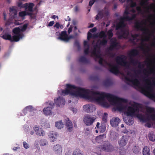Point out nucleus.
<instances>
[{
	"label": "nucleus",
	"mask_w": 155,
	"mask_h": 155,
	"mask_svg": "<svg viewBox=\"0 0 155 155\" xmlns=\"http://www.w3.org/2000/svg\"><path fill=\"white\" fill-rule=\"evenodd\" d=\"M66 89L62 91V95L70 94L76 97L79 96L91 101L97 102L103 107L107 108L109 107V105L106 98L112 104L117 105L116 108L119 111H123L125 108L126 107L121 103H127V100L126 99L119 98L109 93L94 92L68 84H66Z\"/></svg>",
	"instance_id": "nucleus-1"
},
{
	"label": "nucleus",
	"mask_w": 155,
	"mask_h": 155,
	"mask_svg": "<svg viewBox=\"0 0 155 155\" xmlns=\"http://www.w3.org/2000/svg\"><path fill=\"white\" fill-rule=\"evenodd\" d=\"M45 104L48 106L44 108L43 109L44 114L47 116L52 115V110L54 107V103L53 101H49L47 102H46Z\"/></svg>",
	"instance_id": "nucleus-2"
},
{
	"label": "nucleus",
	"mask_w": 155,
	"mask_h": 155,
	"mask_svg": "<svg viewBox=\"0 0 155 155\" xmlns=\"http://www.w3.org/2000/svg\"><path fill=\"white\" fill-rule=\"evenodd\" d=\"M139 110L137 106L133 105L128 107L127 114L128 116H135L137 113H139Z\"/></svg>",
	"instance_id": "nucleus-3"
},
{
	"label": "nucleus",
	"mask_w": 155,
	"mask_h": 155,
	"mask_svg": "<svg viewBox=\"0 0 155 155\" xmlns=\"http://www.w3.org/2000/svg\"><path fill=\"white\" fill-rule=\"evenodd\" d=\"M145 24L146 22L144 21H137L135 23L134 27L138 30H140L143 32L145 34H147L150 32L149 29L147 28H144L142 25V24Z\"/></svg>",
	"instance_id": "nucleus-4"
},
{
	"label": "nucleus",
	"mask_w": 155,
	"mask_h": 155,
	"mask_svg": "<svg viewBox=\"0 0 155 155\" xmlns=\"http://www.w3.org/2000/svg\"><path fill=\"white\" fill-rule=\"evenodd\" d=\"M113 146L108 141L104 142L103 145H101L100 147H98V150L100 149V151H103L107 152H110L113 149Z\"/></svg>",
	"instance_id": "nucleus-5"
},
{
	"label": "nucleus",
	"mask_w": 155,
	"mask_h": 155,
	"mask_svg": "<svg viewBox=\"0 0 155 155\" xmlns=\"http://www.w3.org/2000/svg\"><path fill=\"white\" fill-rule=\"evenodd\" d=\"M105 65H108L109 67V71L115 74H117L119 72L118 66L116 65H114L110 63H108L106 61H104Z\"/></svg>",
	"instance_id": "nucleus-6"
},
{
	"label": "nucleus",
	"mask_w": 155,
	"mask_h": 155,
	"mask_svg": "<svg viewBox=\"0 0 155 155\" xmlns=\"http://www.w3.org/2000/svg\"><path fill=\"white\" fill-rule=\"evenodd\" d=\"M126 59V56L122 55L120 56H117L116 58V61L118 64L124 66H126L127 64V62L125 61Z\"/></svg>",
	"instance_id": "nucleus-7"
},
{
	"label": "nucleus",
	"mask_w": 155,
	"mask_h": 155,
	"mask_svg": "<svg viewBox=\"0 0 155 155\" xmlns=\"http://www.w3.org/2000/svg\"><path fill=\"white\" fill-rule=\"evenodd\" d=\"M144 87L141 88V92L150 98H153L154 97V95L151 94L147 90H150L151 89V87L148 86L147 85H145Z\"/></svg>",
	"instance_id": "nucleus-8"
},
{
	"label": "nucleus",
	"mask_w": 155,
	"mask_h": 155,
	"mask_svg": "<svg viewBox=\"0 0 155 155\" xmlns=\"http://www.w3.org/2000/svg\"><path fill=\"white\" fill-rule=\"evenodd\" d=\"M34 5V4L33 3H30L29 5L27 3L23 5L21 2H19L17 4V6L19 8H26V9H27L28 11L31 12H33V8Z\"/></svg>",
	"instance_id": "nucleus-9"
},
{
	"label": "nucleus",
	"mask_w": 155,
	"mask_h": 155,
	"mask_svg": "<svg viewBox=\"0 0 155 155\" xmlns=\"http://www.w3.org/2000/svg\"><path fill=\"white\" fill-rule=\"evenodd\" d=\"M136 17V15L135 14H132L131 17H129L128 15L120 17L119 19V22L122 24L125 25L124 23L126 21H131L134 19Z\"/></svg>",
	"instance_id": "nucleus-10"
},
{
	"label": "nucleus",
	"mask_w": 155,
	"mask_h": 155,
	"mask_svg": "<svg viewBox=\"0 0 155 155\" xmlns=\"http://www.w3.org/2000/svg\"><path fill=\"white\" fill-rule=\"evenodd\" d=\"M72 37L71 36L68 37L67 33V31H63L61 32L59 37H58L57 39L61 41H68Z\"/></svg>",
	"instance_id": "nucleus-11"
},
{
	"label": "nucleus",
	"mask_w": 155,
	"mask_h": 155,
	"mask_svg": "<svg viewBox=\"0 0 155 155\" xmlns=\"http://www.w3.org/2000/svg\"><path fill=\"white\" fill-rule=\"evenodd\" d=\"M95 119L92 117L91 115H86L84 117L83 121L86 125L90 126L92 125Z\"/></svg>",
	"instance_id": "nucleus-12"
},
{
	"label": "nucleus",
	"mask_w": 155,
	"mask_h": 155,
	"mask_svg": "<svg viewBox=\"0 0 155 155\" xmlns=\"http://www.w3.org/2000/svg\"><path fill=\"white\" fill-rule=\"evenodd\" d=\"M83 108L84 110L87 113L92 112L96 109L95 106L92 104L84 105Z\"/></svg>",
	"instance_id": "nucleus-13"
},
{
	"label": "nucleus",
	"mask_w": 155,
	"mask_h": 155,
	"mask_svg": "<svg viewBox=\"0 0 155 155\" xmlns=\"http://www.w3.org/2000/svg\"><path fill=\"white\" fill-rule=\"evenodd\" d=\"M123 76L124 77L125 81L132 82L134 85L136 86H138L140 84V82L139 81L137 78H135L134 79H130L129 77L125 76L124 74H123Z\"/></svg>",
	"instance_id": "nucleus-14"
},
{
	"label": "nucleus",
	"mask_w": 155,
	"mask_h": 155,
	"mask_svg": "<svg viewBox=\"0 0 155 155\" xmlns=\"http://www.w3.org/2000/svg\"><path fill=\"white\" fill-rule=\"evenodd\" d=\"M55 103L59 107L62 106L65 104L64 99L62 97H59L54 99Z\"/></svg>",
	"instance_id": "nucleus-15"
},
{
	"label": "nucleus",
	"mask_w": 155,
	"mask_h": 155,
	"mask_svg": "<svg viewBox=\"0 0 155 155\" xmlns=\"http://www.w3.org/2000/svg\"><path fill=\"white\" fill-rule=\"evenodd\" d=\"M129 35V32L126 30L121 29L118 33V37L120 39L127 38Z\"/></svg>",
	"instance_id": "nucleus-16"
},
{
	"label": "nucleus",
	"mask_w": 155,
	"mask_h": 155,
	"mask_svg": "<svg viewBox=\"0 0 155 155\" xmlns=\"http://www.w3.org/2000/svg\"><path fill=\"white\" fill-rule=\"evenodd\" d=\"M128 139L126 136H123L118 140V143L120 147L125 146L127 143Z\"/></svg>",
	"instance_id": "nucleus-17"
},
{
	"label": "nucleus",
	"mask_w": 155,
	"mask_h": 155,
	"mask_svg": "<svg viewBox=\"0 0 155 155\" xmlns=\"http://www.w3.org/2000/svg\"><path fill=\"white\" fill-rule=\"evenodd\" d=\"M53 150L57 155H61L62 148L61 146L59 144L54 145L53 147Z\"/></svg>",
	"instance_id": "nucleus-18"
},
{
	"label": "nucleus",
	"mask_w": 155,
	"mask_h": 155,
	"mask_svg": "<svg viewBox=\"0 0 155 155\" xmlns=\"http://www.w3.org/2000/svg\"><path fill=\"white\" fill-rule=\"evenodd\" d=\"M139 51L135 49H131L128 54L129 56L130 57V58H133L131 57L136 56L139 54Z\"/></svg>",
	"instance_id": "nucleus-19"
},
{
	"label": "nucleus",
	"mask_w": 155,
	"mask_h": 155,
	"mask_svg": "<svg viewBox=\"0 0 155 155\" xmlns=\"http://www.w3.org/2000/svg\"><path fill=\"white\" fill-rule=\"evenodd\" d=\"M110 137L112 140H116L118 138V134L113 130L110 131Z\"/></svg>",
	"instance_id": "nucleus-20"
},
{
	"label": "nucleus",
	"mask_w": 155,
	"mask_h": 155,
	"mask_svg": "<svg viewBox=\"0 0 155 155\" xmlns=\"http://www.w3.org/2000/svg\"><path fill=\"white\" fill-rule=\"evenodd\" d=\"M107 35L105 32L103 31H101L99 34H97L93 35V37L94 38H106Z\"/></svg>",
	"instance_id": "nucleus-21"
},
{
	"label": "nucleus",
	"mask_w": 155,
	"mask_h": 155,
	"mask_svg": "<svg viewBox=\"0 0 155 155\" xmlns=\"http://www.w3.org/2000/svg\"><path fill=\"white\" fill-rule=\"evenodd\" d=\"M120 121V120L118 118L115 117L110 120V123L112 127H116L118 125Z\"/></svg>",
	"instance_id": "nucleus-22"
},
{
	"label": "nucleus",
	"mask_w": 155,
	"mask_h": 155,
	"mask_svg": "<svg viewBox=\"0 0 155 155\" xmlns=\"http://www.w3.org/2000/svg\"><path fill=\"white\" fill-rule=\"evenodd\" d=\"M9 11L11 17L13 18H15L17 14V10L14 8V7H12L9 8Z\"/></svg>",
	"instance_id": "nucleus-23"
},
{
	"label": "nucleus",
	"mask_w": 155,
	"mask_h": 155,
	"mask_svg": "<svg viewBox=\"0 0 155 155\" xmlns=\"http://www.w3.org/2000/svg\"><path fill=\"white\" fill-rule=\"evenodd\" d=\"M130 63L134 65H136L137 64H138V67L140 68H143L144 67V65L143 64H141L140 62L135 60L133 58H130Z\"/></svg>",
	"instance_id": "nucleus-24"
},
{
	"label": "nucleus",
	"mask_w": 155,
	"mask_h": 155,
	"mask_svg": "<svg viewBox=\"0 0 155 155\" xmlns=\"http://www.w3.org/2000/svg\"><path fill=\"white\" fill-rule=\"evenodd\" d=\"M34 129L36 134L40 136H44L45 133L41 128H39L38 127L35 126L34 127Z\"/></svg>",
	"instance_id": "nucleus-25"
},
{
	"label": "nucleus",
	"mask_w": 155,
	"mask_h": 155,
	"mask_svg": "<svg viewBox=\"0 0 155 155\" xmlns=\"http://www.w3.org/2000/svg\"><path fill=\"white\" fill-rule=\"evenodd\" d=\"M58 134L57 132L50 133L49 134L48 136L50 139V141L51 142H53L57 138Z\"/></svg>",
	"instance_id": "nucleus-26"
},
{
	"label": "nucleus",
	"mask_w": 155,
	"mask_h": 155,
	"mask_svg": "<svg viewBox=\"0 0 155 155\" xmlns=\"http://www.w3.org/2000/svg\"><path fill=\"white\" fill-rule=\"evenodd\" d=\"M125 122L127 125H130L133 124L134 121V119L132 117H127L124 118Z\"/></svg>",
	"instance_id": "nucleus-27"
},
{
	"label": "nucleus",
	"mask_w": 155,
	"mask_h": 155,
	"mask_svg": "<svg viewBox=\"0 0 155 155\" xmlns=\"http://www.w3.org/2000/svg\"><path fill=\"white\" fill-rule=\"evenodd\" d=\"M67 120H66V126L68 129V130L69 132L71 131L73 128V125L72 122L69 120L68 118H67Z\"/></svg>",
	"instance_id": "nucleus-28"
},
{
	"label": "nucleus",
	"mask_w": 155,
	"mask_h": 155,
	"mask_svg": "<svg viewBox=\"0 0 155 155\" xmlns=\"http://www.w3.org/2000/svg\"><path fill=\"white\" fill-rule=\"evenodd\" d=\"M23 35V34H19L18 35H14L12 37V38H11V42L18 41L20 38H22Z\"/></svg>",
	"instance_id": "nucleus-29"
},
{
	"label": "nucleus",
	"mask_w": 155,
	"mask_h": 155,
	"mask_svg": "<svg viewBox=\"0 0 155 155\" xmlns=\"http://www.w3.org/2000/svg\"><path fill=\"white\" fill-rule=\"evenodd\" d=\"M98 41L97 42V44L94 46V48L91 54H92L95 56L96 58H100V56L97 53V48H100L98 45Z\"/></svg>",
	"instance_id": "nucleus-30"
},
{
	"label": "nucleus",
	"mask_w": 155,
	"mask_h": 155,
	"mask_svg": "<svg viewBox=\"0 0 155 155\" xmlns=\"http://www.w3.org/2000/svg\"><path fill=\"white\" fill-rule=\"evenodd\" d=\"M118 44L116 41V40L111 41V44L109 48V49L112 51L114 48H116L118 46Z\"/></svg>",
	"instance_id": "nucleus-31"
},
{
	"label": "nucleus",
	"mask_w": 155,
	"mask_h": 155,
	"mask_svg": "<svg viewBox=\"0 0 155 155\" xmlns=\"http://www.w3.org/2000/svg\"><path fill=\"white\" fill-rule=\"evenodd\" d=\"M98 41V45L99 46L100 48V46H104L106 45L107 43V40L106 38H104L102 40H98L97 41Z\"/></svg>",
	"instance_id": "nucleus-32"
},
{
	"label": "nucleus",
	"mask_w": 155,
	"mask_h": 155,
	"mask_svg": "<svg viewBox=\"0 0 155 155\" xmlns=\"http://www.w3.org/2000/svg\"><path fill=\"white\" fill-rule=\"evenodd\" d=\"M140 120V121L144 122L146 121V118L145 116L142 114L137 113L135 115Z\"/></svg>",
	"instance_id": "nucleus-33"
},
{
	"label": "nucleus",
	"mask_w": 155,
	"mask_h": 155,
	"mask_svg": "<svg viewBox=\"0 0 155 155\" xmlns=\"http://www.w3.org/2000/svg\"><path fill=\"white\" fill-rule=\"evenodd\" d=\"M143 155H150V154L149 148L147 146L144 147L143 150Z\"/></svg>",
	"instance_id": "nucleus-34"
},
{
	"label": "nucleus",
	"mask_w": 155,
	"mask_h": 155,
	"mask_svg": "<svg viewBox=\"0 0 155 155\" xmlns=\"http://www.w3.org/2000/svg\"><path fill=\"white\" fill-rule=\"evenodd\" d=\"M79 61L80 62L84 63H88L89 62V60L84 56H81L79 59Z\"/></svg>",
	"instance_id": "nucleus-35"
},
{
	"label": "nucleus",
	"mask_w": 155,
	"mask_h": 155,
	"mask_svg": "<svg viewBox=\"0 0 155 155\" xmlns=\"http://www.w3.org/2000/svg\"><path fill=\"white\" fill-rule=\"evenodd\" d=\"M72 155H84V154L79 149H77L73 151Z\"/></svg>",
	"instance_id": "nucleus-36"
},
{
	"label": "nucleus",
	"mask_w": 155,
	"mask_h": 155,
	"mask_svg": "<svg viewBox=\"0 0 155 155\" xmlns=\"http://www.w3.org/2000/svg\"><path fill=\"white\" fill-rule=\"evenodd\" d=\"M103 136L102 135H100L99 136L97 137L95 139L96 142L99 143H101L103 141Z\"/></svg>",
	"instance_id": "nucleus-37"
},
{
	"label": "nucleus",
	"mask_w": 155,
	"mask_h": 155,
	"mask_svg": "<svg viewBox=\"0 0 155 155\" xmlns=\"http://www.w3.org/2000/svg\"><path fill=\"white\" fill-rule=\"evenodd\" d=\"M3 38L5 40H8L11 41V35L8 34H5L3 35L2 36Z\"/></svg>",
	"instance_id": "nucleus-38"
},
{
	"label": "nucleus",
	"mask_w": 155,
	"mask_h": 155,
	"mask_svg": "<svg viewBox=\"0 0 155 155\" xmlns=\"http://www.w3.org/2000/svg\"><path fill=\"white\" fill-rule=\"evenodd\" d=\"M148 137L149 140L152 141L155 140V134L152 133H150L148 134Z\"/></svg>",
	"instance_id": "nucleus-39"
},
{
	"label": "nucleus",
	"mask_w": 155,
	"mask_h": 155,
	"mask_svg": "<svg viewBox=\"0 0 155 155\" xmlns=\"http://www.w3.org/2000/svg\"><path fill=\"white\" fill-rule=\"evenodd\" d=\"M125 26V25L122 24L121 23L119 22V23L116 24V30H117L119 29H120Z\"/></svg>",
	"instance_id": "nucleus-40"
},
{
	"label": "nucleus",
	"mask_w": 155,
	"mask_h": 155,
	"mask_svg": "<svg viewBox=\"0 0 155 155\" xmlns=\"http://www.w3.org/2000/svg\"><path fill=\"white\" fill-rule=\"evenodd\" d=\"M21 29L19 28H16L13 30V33L15 35H18L19 34H21L20 33Z\"/></svg>",
	"instance_id": "nucleus-41"
},
{
	"label": "nucleus",
	"mask_w": 155,
	"mask_h": 155,
	"mask_svg": "<svg viewBox=\"0 0 155 155\" xmlns=\"http://www.w3.org/2000/svg\"><path fill=\"white\" fill-rule=\"evenodd\" d=\"M55 126L58 129H61L63 128V124L61 121H59L56 123Z\"/></svg>",
	"instance_id": "nucleus-42"
},
{
	"label": "nucleus",
	"mask_w": 155,
	"mask_h": 155,
	"mask_svg": "<svg viewBox=\"0 0 155 155\" xmlns=\"http://www.w3.org/2000/svg\"><path fill=\"white\" fill-rule=\"evenodd\" d=\"M47 141L45 139H41L40 140L39 144L41 146H44L48 144Z\"/></svg>",
	"instance_id": "nucleus-43"
},
{
	"label": "nucleus",
	"mask_w": 155,
	"mask_h": 155,
	"mask_svg": "<svg viewBox=\"0 0 155 155\" xmlns=\"http://www.w3.org/2000/svg\"><path fill=\"white\" fill-rule=\"evenodd\" d=\"M133 152L135 153H138L140 151V149L138 146H134L133 148Z\"/></svg>",
	"instance_id": "nucleus-44"
},
{
	"label": "nucleus",
	"mask_w": 155,
	"mask_h": 155,
	"mask_svg": "<svg viewBox=\"0 0 155 155\" xmlns=\"http://www.w3.org/2000/svg\"><path fill=\"white\" fill-rule=\"evenodd\" d=\"M99 130L101 133H102L104 132L106 130V127L104 124H101Z\"/></svg>",
	"instance_id": "nucleus-45"
},
{
	"label": "nucleus",
	"mask_w": 155,
	"mask_h": 155,
	"mask_svg": "<svg viewBox=\"0 0 155 155\" xmlns=\"http://www.w3.org/2000/svg\"><path fill=\"white\" fill-rule=\"evenodd\" d=\"M112 29H110L107 31V35L109 39H110L113 36L114 34L112 32Z\"/></svg>",
	"instance_id": "nucleus-46"
},
{
	"label": "nucleus",
	"mask_w": 155,
	"mask_h": 155,
	"mask_svg": "<svg viewBox=\"0 0 155 155\" xmlns=\"http://www.w3.org/2000/svg\"><path fill=\"white\" fill-rule=\"evenodd\" d=\"M141 44L142 45V46H140V48L142 50L144 51V52L149 54V51H150V49L149 47H147V49H145L143 46V43H141Z\"/></svg>",
	"instance_id": "nucleus-47"
},
{
	"label": "nucleus",
	"mask_w": 155,
	"mask_h": 155,
	"mask_svg": "<svg viewBox=\"0 0 155 155\" xmlns=\"http://www.w3.org/2000/svg\"><path fill=\"white\" fill-rule=\"evenodd\" d=\"M104 84L105 86L108 87L111 85L112 83L110 80H107L104 81Z\"/></svg>",
	"instance_id": "nucleus-48"
},
{
	"label": "nucleus",
	"mask_w": 155,
	"mask_h": 155,
	"mask_svg": "<svg viewBox=\"0 0 155 155\" xmlns=\"http://www.w3.org/2000/svg\"><path fill=\"white\" fill-rule=\"evenodd\" d=\"M33 110V107L31 106H28L26 107L25 109H24V111H28L30 112Z\"/></svg>",
	"instance_id": "nucleus-49"
},
{
	"label": "nucleus",
	"mask_w": 155,
	"mask_h": 155,
	"mask_svg": "<svg viewBox=\"0 0 155 155\" xmlns=\"http://www.w3.org/2000/svg\"><path fill=\"white\" fill-rule=\"evenodd\" d=\"M153 72V70L152 69L150 68L147 71L146 69H144L143 70V73L145 75H147V74H151Z\"/></svg>",
	"instance_id": "nucleus-50"
},
{
	"label": "nucleus",
	"mask_w": 155,
	"mask_h": 155,
	"mask_svg": "<svg viewBox=\"0 0 155 155\" xmlns=\"http://www.w3.org/2000/svg\"><path fill=\"white\" fill-rule=\"evenodd\" d=\"M65 155H71V149L69 148H66L65 149Z\"/></svg>",
	"instance_id": "nucleus-51"
},
{
	"label": "nucleus",
	"mask_w": 155,
	"mask_h": 155,
	"mask_svg": "<svg viewBox=\"0 0 155 155\" xmlns=\"http://www.w3.org/2000/svg\"><path fill=\"white\" fill-rule=\"evenodd\" d=\"M147 111L149 113H151L154 111V109L153 108L147 107L146 109Z\"/></svg>",
	"instance_id": "nucleus-52"
},
{
	"label": "nucleus",
	"mask_w": 155,
	"mask_h": 155,
	"mask_svg": "<svg viewBox=\"0 0 155 155\" xmlns=\"http://www.w3.org/2000/svg\"><path fill=\"white\" fill-rule=\"evenodd\" d=\"M97 58L100 59L99 61H98L99 64L105 67V66L103 64V59L102 58H101L100 56V58Z\"/></svg>",
	"instance_id": "nucleus-53"
},
{
	"label": "nucleus",
	"mask_w": 155,
	"mask_h": 155,
	"mask_svg": "<svg viewBox=\"0 0 155 155\" xmlns=\"http://www.w3.org/2000/svg\"><path fill=\"white\" fill-rule=\"evenodd\" d=\"M19 15L20 17H24L26 15V11H22L19 12Z\"/></svg>",
	"instance_id": "nucleus-54"
},
{
	"label": "nucleus",
	"mask_w": 155,
	"mask_h": 155,
	"mask_svg": "<svg viewBox=\"0 0 155 155\" xmlns=\"http://www.w3.org/2000/svg\"><path fill=\"white\" fill-rule=\"evenodd\" d=\"M28 27V25L27 24H24L21 27V31H25L27 28Z\"/></svg>",
	"instance_id": "nucleus-55"
},
{
	"label": "nucleus",
	"mask_w": 155,
	"mask_h": 155,
	"mask_svg": "<svg viewBox=\"0 0 155 155\" xmlns=\"http://www.w3.org/2000/svg\"><path fill=\"white\" fill-rule=\"evenodd\" d=\"M93 35H92V34L89 31L87 33V39L88 40H89V39L92 38H94L93 37Z\"/></svg>",
	"instance_id": "nucleus-56"
},
{
	"label": "nucleus",
	"mask_w": 155,
	"mask_h": 155,
	"mask_svg": "<svg viewBox=\"0 0 155 155\" xmlns=\"http://www.w3.org/2000/svg\"><path fill=\"white\" fill-rule=\"evenodd\" d=\"M130 7L131 8L135 7L137 5V4L136 2H134L133 1L130 2Z\"/></svg>",
	"instance_id": "nucleus-57"
},
{
	"label": "nucleus",
	"mask_w": 155,
	"mask_h": 155,
	"mask_svg": "<svg viewBox=\"0 0 155 155\" xmlns=\"http://www.w3.org/2000/svg\"><path fill=\"white\" fill-rule=\"evenodd\" d=\"M89 47H87L84 50V54L85 55L88 54L89 53Z\"/></svg>",
	"instance_id": "nucleus-58"
},
{
	"label": "nucleus",
	"mask_w": 155,
	"mask_h": 155,
	"mask_svg": "<svg viewBox=\"0 0 155 155\" xmlns=\"http://www.w3.org/2000/svg\"><path fill=\"white\" fill-rule=\"evenodd\" d=\"M23 147H24L25 148L27 149L29 148L28 144L25 142H23Z\"/></svg>",
	"instance_id": "nucleus-59"
},
{
	"label": "nucleus",
	"mask_w": 155,
	"mask_h": 155,
	"mask_svg": "<svg viewBox=\"0 0 155 155\" xmlns=\"http://www.w3.org/2000/svg\"><path fill=\"white\" fill-rule=\"evenodd\" d=\"M139 36V35L137 34H132L131 35V37L133 39H135V40Z\"/></svg>",
	"instance_id": "nucleus-60"
},
{
	"label": "nucleus",
	"mask_w": 155,
	"mask_h": 155,
	"mask_svg": "<svg viewBox=\"0 0 155 155\" xmlns=\"http://www.w3.org/2000/svg\"><path fill=\"white\" fill-rule=\"evenodd\" d=\"M95 2V0H91L90 1L89 3V6H91Z\"/></svg>",
	"instance_id": "nucleus-61"
},
{
	"label": "nucleus",
	"mask_w": 155,
	"mask_h": 155,
	"mask_svg": "<svg viewBox=\"0 0 155 155\" xmlns=\"http://www.w3.org/2000/svg\"><path fill=\"white\" fill-rule=\"evenodd\" d=\"M150 118L153 120H155V114H153L150 115Z\"/></svg>",
	"instance_id": "nucleus-62"
},
{
	"label": "nucleus",
	"mask_w": 155,
	"mask_h": 155,
	"mask_svg": "<svg viewBox=\"0 0 155 155\" xmlns=\"http://www.w3.org/2000/svg\"><path fill=\"white\" fill-rule=\"evenodd\" d=\"M84 47L87 46V47H89V45L88 43V42L87 41H84Z\"/></svg>",
	"instance_id": "nucleus-63"
},
{
	"label": "nucleus",
	"mask_w": 155,
	"mask_h": 155,
	"mask_svg": "<svg viewBox=\"0 0 155 155\" xmlns=\"http://www.w3.org/2000/svg\"><path fill=\"white\" fill-rule=\"evenodd\" d=\"M147 2H146L144 0H143L140 3V4L141 6H144L146 5Z\"/></svg>",
	"instance_id": "nucleus-64"
}]
</instances>
